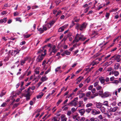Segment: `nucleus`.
<instances>
[{
    "label": "nucleus",
    "instance_id": "1",
    "mask_svg": "<svg viewBox=\"0 0 121 121\" xmlns=\"http://www.w3.org/2000/svg\"><path fill=\"white\" fill-rule=\"evenodd\" d=\"M45 47V46H44L38 52L37 54H39L37 59V61L41 62L46 54V50L44 49Z\"/></svg>",
    "mask_w": 121,
    "mask_h": 121
},
{
    "label": "nucleus",
    "instance_id": "2",
    "mask_svg": "<svg viewBox=\"0 0 121 121\" xmlns=\"http://www.w3.org/2000/svg\"><path fill=\"white\" fill-rule=\"evenodd\" d=\"M86 38L85 37L84 35L80 34H77L73 41L74 42H78L79 41H83Z\"/></svg>",
    "mask_w": 121,
    "mask_h": 121
},
{
    "label": "nucleus",
    "instance_id": "3",
    "mask_svg": "<svg viewBox=\"0 0 121 121\" xmlns=\"http://www.w3.org/2000/svg\"><path fill=\"white\" fill-rule=\"evenodd\" d=\"M87 25V23L85 22H84L82 24H78L77 25L76 28L77 30H79L82 31L86 28Z\"/></svg>",
    "mask_w": 121,
    "mask_h": 121
},
{
    "label": "nucleus",
    "instance_id": "4",
    "mask_svg": "<svg viewBox=\"0 0 121 121\" xmlns=\"http://www.w3.org/2000/svg\"><path fill=\"white\" fill-rule=\"evenodd\" d=\"M56 48V46L54 45L49 49L50 55L51 56L52 55H54L57 52V49Z\"/></svg>",
    "mask_w": 121,
    "mask_h": 121
},
{
    "label": "nucleus",
    "instance_id": "5",
    "mask_svg": "<svg viewBox=\"0 0 121 121\" xmlns=\"http://www.w3.org/2000/svg\"><path fill=\"white\" fill-rule=\"evenodd\" d=\"M30 88H29L28 89V90L27 91V94H25L24 95V96L26 97V99L27 100H28L30 99V92L29 91L30 90Z\"/></svg>",
    "mask_w": 121,
    "mask_h": 121
},
{
    "label": "nucleus",
    "instance_id": "6",
    "mask_svg": "<svg viewBox=\"0 0 121 121\" xmlns=\"http://www.w3.org/2000/svg\"><path fill=\"white\" fill-rule=\"evenodd\" d=\"M77 101H74L73 100H72L71 102L69 103L68 104L69 105L73 106L75 107H76L77 105Z\"/></svg>",
    "mask_w": 121,
    "mask_h": 121
},
{
    "label": "nucleus",
    "instance_id": "7",
    "mask_svg": "<svg viewBox=\"0 0 121 121\" xmlns=\"http://www.w3.org/2000/svg\"><path fill=\"white\" fill-rule=\"evenodd\" d=\"M37 29L41 33H43L44 30L46 31L47 30L46 27L45 26H43V28H40L39 29H38V28H37Z\"/></svg>",
    "mask_w": 121,
    "mask_h": 121
},
{
    "label": "nucleus",
    "instance_id": "8",
    "mask_svg": "<svg viewBox=\"0 0 121 121\" xmlns=\"http://www.w3.org/2000/svg\"><path fill=\"white\" fill-rule=\"evenodd\" d=\"M99 80L102 84L104 83L105 81V79L104 77L101 76L99 77Z\"/></svg>",
    "mask_w": 121,
    "mask_h": 121
},
{
    "label": "nucleus",
    "instance_id": "9",
    "mask_svg": "<svg viewBox=\"0 0 121 121\" xmlns=\"http://www.w3.org/2000/svg\"><path fill=\"white\" fill-rule=\"evenodd\" d=\"M60 117L61 119V121H66L67 118L65 116V115H61Z\"/></svg>",
    "mask_w": 121,
    "mask_h": 121
},
{
    "label": "nucleus",
    "instance_id": "10",
    "mask_svg": "<svg viewBox=\"0 0 121 121\" xmlns=\"http://www.w3.org/2000/svg\"><path fill=\"white\" fill-rule=\"evenodd\" d=\"M95 104L97 108L100 109L102 106V104L100 102H96Z\"/></svg>",
    "mask_w": 121,
    "mask_h": 121
},
{
    "label": "nucleus",
    "instance_id": "11",
    "mask_svg": "<svg viewBox=\"0 0 121 121\" xmlns=\"http://www.w3.org/2000/svg\"><path fill=\"white\" fill-rule=\"evenodd\" d=\"M118 108V107H114L113 108L111 107L109 109L110 111L112 112H115Z\"/></svg>",
    "mask_w": 121,
    "mask_h": 121
},
{
    "label": "nucleus",
    "instance_id": "12",
    "mask_svg": "<svg viewBox=\"0 0 121 121\" xmlns=\"http://www.w3.org/2000/svg\"><path fill=\"white\" fill-rule=\"evenodd\" d=\"M68 25H64L62 27H60L58 30L59 32H61L64 31L65 28L68 26Z\"/></svg>",
    "mask_w": 121,
    "mask_h": 121
},
{
    "label": "nucleus",
    "instance_id": "13",
    "mask_svg": "<svg viewBox=\"0 0 121 121\" xmlns=\"http://www.w3.org/2000/svg\"><path fill=\"white\" fill-rule=\"evenodd\" d=\"M85 112V110L84 109H82L79 110V112L80 113L81 116L83 115Z\"/></svg>",
    "mask_w": 121,
    "mask_h": 121
},
{
    "label": "nucleus",
    "instance_id": "14",
    "mask_svg": "<svg viewBox=\"0 0 121 121\" xmlns=\"http://www.w3.org/2000/svg\"><path fill=\"white\" fill-rule=\"evenodd\" d=\"M111 95L108 92H106L104 93L102 97L104 98L106 97H108Z\"/></svg>",
    "mask_w": 121,
    "mask_h": 121
},
{
    "label": "nucleus",
    "instance_id": "15",
    "mask_svg": "<svg viewBox=\"0 0 121 121\" xmlns=\"http://www.w3.org/2000/svg\"><path fill=\"white\" fill-rule=\"evenodd\" d=\"M20 50H19L18 51L17 50H12V51L11 55H15L18 53L20 51Z\"/></svg>",
    "mask_w": 121,
    "mask_h": 121
},
{
    "label": "nucleus",
    "instance_id": "16",
    "mask_svg": "<svg viewBox=\"0 0 121 121\" xmlns=\"http://www.w3.org/2000/svg\"><path fill=\"white\" fill-rule=\"evenodd\" d=\"M60 118L57 117H54L52 119L51 121H59Z\"/></svg>",
    "mask_w": 121,
    "mask_h": 121
},
{
    "label": "nucleus",
    "instance_id": "17",
    "mask_svg": "<svg viewBox=\"0 0 121 121\" xmlns=\"http://www.w3.org/2000/svg\"><path fill=\"white\" fill-rule=\"evenodd\" d=\"M27 59L28 58H25L24 60H21L20 61L21 65H23L25 63L26 61L27 60Z\"/></svg>",
    "mask_w": 121,
    "mask_h": 121
},
{
    "label": "nucleus",
    "instance_id": "18",
    "mask_svg": "<svg viewBox=\"0 0 121 121\" xmlns=\"http://www.w3.org/2000/svg\"><path fill=\"white\" fill-rule=\"evenodd\" d=\"M100 109L101 112L104 114L106 112H105L106 109L104 107H102Z\"/></svg>",
    "mask_w": 121,
    "mask_h": 121
},
{
    "label": "nucleus",
    "instance_id": "19",
    "mask_svg": "<svg viewBox=\"0 0 121 121\" xmlns=\"http://www.w3.org/2000/svg\"><path fill=\"white\" fill-rule=\"evenodd\" d=\"M48 79V78L46 76L44 77L42 76L41 78V80L43 82L47 80Z\"/></svg>",
    "mask_w": 121,
    "mask_h": 121
},
{
    "label": "nucleus",
    "instance_id": "20",
    "mask_svg": "<svg viewBox=\"0 0 121 121\" xmlns=\"http://www.w3.org/2000/svg\"><path fill=\"white\" fill-rule=\"evenodd\" d=\"M106 115V116H107L108 118H111V116L112 115V114L111 113H107L106 112L104 114Z\"/></svg>",
    "mask_w": 121,
    "mask_h": 121
},
{
    "label": "nucleus",
    "instance_id": "21",
    "mask_svg": "<svg viewBox=\"0 0 121 121\" xmlns=\"http://www.w3.org/2000/svg\"><path fill=\"white\" fill-rule=\"evenodd\" d=\"M115 59L116 60H117V62H119L121 60L120 56L119 55H117L116 56Z\"/></svg>",
    "mask_w": 121,
    "mask_h": 121
},
{
    "label": "nucleus",
    "instance_id": "22",
    "mask_svg": "<svg viewBox=\"0 0 121 121\" xmlns=\"http://www.w3.org/2000/svg\"><path fill=\"white\" fill-rule=\"evenodd\" d=\"M80 44H75L73 46V47L70 48L69 49V50L71 51H72L73 49H74V48L75 47H76L77 46H78Z\"/></svg>",
    "mask_w": 121,
    "mask_h": 121
},
{
    "label": "nucleus",
    "instance_id": "23",
    "mask_svg": "<svg viewBox=\"0 0 121 121\" xmlns=\"http://www.w3.org/2000/svg\"><path fill=\"white\" fill-rule=\"evenodd\" d=\"M99 63L98 61H93L91 63V65L94 66L95 65H96Z\"/></svg>",
    "mask_w": 121,
    "mask_h": 121
},
{
    "label": "nucleus",
    "instance_id": "24",
    "mask_svg": "<svg viewBox=\"0 0 121 121\" xmlns=\"http://www.w3.org/2000/svg\"><path fill=\"white\" fill-rule=\"evenodd\" d=\"M89 121H99V120L96 118L93 117L91 118L89 120Z\"/></svg>",
    "mask_w": 121,
    "mask_h": 121
},
{
    "label": "nucleus",
    "instance_id": "25",
    "mask_svg": "<svg viewBox=\"0 0 121 121\" xmlns=\"http://www.w3.org/2000/svg\"><path fill=\"white\" fill-rule=\"evenodd\" d=\"M92 35H94V36L95 37H97L98 36V32L96 31H95L93 32L92 33Z\"/></svg>",
    "mask_w": 121,
    "mask_h": 121
},
{
    "label": "nucleus",
    "instance_id": "26",
    "mask_svg": "<svg viewBox=\"0 0 121 121\" xmlns=\"http://www.w3.org/2000/svg\"><path fill=\"white\" fill-rule=\"evenodd\" d=\"M55 22V21H52L50 22L49 23H48V25H49V27H51V26H52Z\"/></svg>",
    "mask_w": 121,
    "mask_h": 121
},
{
    "label": "nucleus",
    "instance_id": "27",
    "mask_svg": "<svg viewBox=\"0 0 121 121\" xmlns=\"http://www.w3.org/2000/svg\"><path fill=\"white\" fill-rule=\"evenodd\" d=\"M26 74L25 73L23 75H21L19 78V79L20 80H21L23 79L24 77V76Z\"/></svg>",
    "mask_w": 121,
    "mask_h": 121
},
{
    "label": "nucleus",
    "instance_id": "28",
    "mask_svg": "<svg viewBox=\"0 0 121 121\" xmlns=\"http://www.w3.org/2000/svg\"><path fill=\"white\" fill-rule=\"evenodd\" d=\"M79 105L78 107H80L82 106V105L83 104V102L82 101H79L78 102Z\"/></svg>",
    "mask_w": 121,
    "mask_h": 121
},
{
    "label": "nucleus",
    "instance_id": "29",
    "mask_svg": "<svg viewBox=\"0 0 121 121\" xmlns=\"http://www.w3.org/2000/svg\"><path fill=\"white\" fill-rule=\"evenodd\" d=\"M120 65L119 64L116 63L115 64L114 66L115 69H118Z\"/></svg>",
    "mask_w": 121,
    "mask_h": 121
},
{
    "label": "nucleus",
    "instance_id": "30",
    "mask_svg": "<svg viewBox=\"0 0 121 121\" xmlns=\"http://www.w3.org/2000/svg\"><path fill=\"white\" fill-rule=\"evenodd\" d=\"M77 116L75 115L73 116V118L74 121H79V120L77 118Z\"/></svg>",
    "mask_w": 121,
    "mask_h": 121
},
{
    "label": "nucleus",
    "instance_id": "31",
    "mask_svg": "<svg viewBox=\"0 0 121 121\" xmlns=\"http://www.w3.org/2000/svg\"><path fill=\"white\" fill-rule=\"evenodd\" d=\"M64 53L67 55H69L70 54L71 52L68 50H66L64 51Z\"/></svg>",
    "mask_w": 121,
    "mask_h": 121
},
{
    "label": "nucleus",
    "instance_id": "32",
    "mask_svg": "<svg viewBox=\"0 0 121 121\" xmlns=\"http://www.w3.org/2000/svg\"><path fill=\"white\" fill-rule=\"evenodd\" d=\"M79 95V98L80 99H81L85 96V94L83 93H81V94H80Z\"/></svg>",
    "mask_w": 121,
    "mask_h": 121
},
{
    "label": "nucleus",
    "instance_id": "33",
    "mask_svg": "<svg viewBox=\"0 0 121 121\" xmlns=\"http://www.w3.org/2000/svg\"><path fill=\"white\" fill-rule=\"evenodd\" d=\"M62 12L60 10L58 11V12H57V13L56 15L55 16L56 17H59V15Z\"/></svg>",
    "mask_w": 121,
    "mask_h": 121
},
{
    "label": "nucleus",
    "instance_id": "34",
    "mask_svg": "<svg viewBox=\"0 0 121 121\" xmlns=\"http://www.w3.org/2000/svg\"><path fill=\"white\" fill-rule=\"evenodd\" d=\"M99 81H97L95 82L94 84V86L95 87L97 86H99Z\"/></svg>",
    "mask_w": 121,
    "mask_h": 121
},
{
    "label": "nucleus",
    "instance_id": "35",
    "mask_svg": "<svg viewBox=\"0 0 121 121\" xmlns=\"http://www.w3.org/2000/svg\"><path fill=\"white\" fill-rule=\"evenodd\" d=\"M5 92H3V91L0 94V97H2L5 94Z\"/></svg>",
    "mask_w": 121,
    "mask_h": 121
},
{
    "label": "nucleus",
    "instance_id": "36",
    "mask_svg": "<svg viewBox=\"0 0 121 121\" xmlns=\"http://www.w3.org/2000/svg\"><path fill=\"white\" fill-rule=\"evenodd\" d=\"M43 93H42L41 94H40L37 96V98L38 99H39V98H41L43 95Z\"/></svg>",
    "mask_w": 121,
    "mask_h": 121
},
{
    "label": "nucleus",
    "instance_id": "37",
    "mask_svg": "<svg viewBox=\"0 0 121 121\" xmlns=\"http://www.w3.org/2000/svg\"><path fill=\"white\" fill-rule=\"evenodd\" d=\"M110 15V13H106L105 15V17L107 18V19H108L109 18V16Z\"/></svg>",
    "mask_w": 121,
    "mask_h": 121
},
{
    "label": "nucleus",
    "instance_id": "38",
    "mask_svg": "<svg viewBox=\"0 0 121 121\" xmlns=\"http://www.w3.org/2000/svg\"><path fill=\"white\" fill-rule=\"evenodd\" d=\"M111 56V55L110 54L107 56L105 57L104 58V61H106L108 60V58L110 57Z\"/></svg>",
    "mask_w": 121,
    "mask_h": 121
},
{
    "label": "nucleus",
    "instance_id": "39",
    "mask_svg": "<svg viewBox=\"0 0 121 121\" xmlns=\"http://www.w3.org/2000/svg\"><path fill=\"white\" fill-rule=\"evenodd\" d=\"M77 108L78 107H77L76 109H75L74 108H73L71 109V111L73 113L75 112Z\"/></svg>",
    "mask_w": 121,
    "mask_h": 121
},
{
    "label": "nucleus",
    "instance_id": "40",
    "mask_svg": "<svg viewBox=\"0 0 121 121\" xmlns=\"http://www.w3.org/2000/svg\"><path fill=\"white\" fill-rule=\"evenodd\" d=\"M93 105V104L91 103H88L86 105V107L87 108L92 106Z\"/></svg>",
    "mask_w": 121,
    "mask_h": 121
},
{
    "label": "nucleus",
    "instance_id": "41",
    "mask_svg": "<svg viewBox=\"0 0 121 121\" xmlns=\"http://www.w3.org/2000/svg\"><path fill=\"white\" fill-rule=\"evenodd\" d=\"M96 110L95 109H93L91 111V113L92 114L95 115H96Z\"/></svg>",
    "mask_w": 121,
    "mask_h": 121
},
{
    "label": "nucleus",
    "instance_id": "42",
    "mask_svg": "<svg viewBox=\"0 0 121 121\" xmlns=\"http://www.w3.org/2000/svg\"><path fill=\"white\" fill-rule=\"evenodd\" d=\"M103 105L106 106H108V102L107 101H105L104 102L103 104Z\"/></svg>",
    "mask_w": 121,
    "mask_h": 121
},
{
    "label": "nucleus",
    "instance_id": "43",
    "mask_svg": "<svg viewBox=\"0 0 121 121\" xmlns=\"http://www.w3.org/2000/svg\"><path fill=\"white\" fill-rule=\"evenodd\" d=\"M63 101V100L62 99H60L58 100L56 104L57 106H58V105L61 103V102Z\"/></svg>",
    "mask_w": 121,
    "mask_h": 121
},
{
    "label": "nucleus",
    "instance_id": "44",
    "mask_svg": "<svg viewBox=\"0 0 121 121\" xmlns=\"http://www.w3.org/2000/svg\"><path fill=\"white\" fill-rule=\"evenodd\" d=\"M74 94L73 93H72L71 94H70L69 95V96L68 98H69V97H71V99H72L73 97V96H74Z\"/></svg>",
    "mask_w": 121,
    "mask_h": 121
},
{
    "label": "nucleus",
    "instance_id": "45",
    "mask_svg": "<svg viewBox=\"0 0 121 121\" xmlns=\"http://www.w3.org/2000/svg\"><path fill=\"white\" fill-rule=\"evenodd\" d=\"M91 94V91H88L87 92L86 94V96L87 97H90V95Z\"/></svg>",
    "mask_w": 121,
    "mask_h": 121
},
{
    "label": "nucleus",
    "instance_id": "46",
    "mask_svg": "<svg viewBox=\"0 0 121 121\" xmlns=\"http://www.w3.org/2000/svg\"><path fill=\"white\" fill-rule=\"evenodd\" d=\"M7 105V104L6 102H4L1 105L0 107H4Z\"/></svg>",
    "mask_w": 121,
    "mask_h": 121
},
{
    "label": "nucleus",
    "instance_id": "47",
    "mask_svg": "<svg viewBox=\"0 0 121 121\" xmlns=\"http://www.w3.org/2000/svg\"><path fill=\"white\" fill-rule=\"evenodd\" d=\"M24 38H27L31 36L30 35H24Z\"/></svg>",
    "mask_w": 121,
    "mask_h": 121
},
{
    "label": "nucleus",
    "instance_id": "48",
    "mask_svg": "<svg viewBox=\"0 0 121 121\" xmlns=\"http://www.w3.org/2000/svg\"><path fill=\"white\" fill-rule=\"evenodd\" d=\"M72 113V112L71 111H68L67 113V115L69 116H70Z\"/></svg>",
    "mask_w": 121,
    "mask_h": 121
},
{
    "label": "nucleus",
    "instance_id": "49",
    "mask_svg": "<svg viewBox=\"0 0 121 121\" xmlns=\"http://www.w3.org/2000/svg\"><path fill=\"white\" fill-rule=\"evenodd\" d=\"M114 75L115 76H117L119 74V73L118 71H116L114 72Z\"/></svg>",
    "mask_w": 121,
    "mask_h": 121
},
{
    "label": "nucleus",
    "instance_id": "50",
    "mask_svg": "<svg viewBox=\"0 0 121 121\" xmlns=\"http://www.w3.org/2000/svg\"><path fill=\"white\" fill-rule=\"evenodd\" d=\"M91 109L90 108H87L86 110V111L87 113H89L91 110Z\"/></svg>",
    "mask_w": 121,
    "mask_h": 121
},
{
    "label": "nucleus",
    "instance_id": "51",
    "mask_svg": "<svg viewBox=\"0 0 121 121\" xmlns=\"http://www.w3.org/2000/svg\"><path fill=\"white\" fill-rule=\"evenodd\" d=\"M112 83L117 84L119 83V81L117 80H114L112 82Z\"/></svg>",
    "mask_w": 121,
    "mask_h": 121
},
{
    "label": "nucleus",
    "instance_id": "52",
    "mask_svg": "<svg viewBox=\"0 0 121 121\" xmlns=\"http://www.w3.org/2000/svg\"><path fill=\"white\" fill-rule=\"evenodd\" d=\"M22 91V90L20 89L18 90V91L17 92V94L18 95H19L21 94V92Z\"/></svg>",
    "mask_w": 121,
    "mask_h": 121
},
{
    "label": "nucleus",
    "instance_id": "53",
    "mask_svg": "<svg viewBox=\"0 0 121 121\" xmlns=\"http://www.w3.org/2000/svg\"><path fill=\"white\" fill-rule=\"evenodd\" d=\"M58 11L56 9H55L53 11V13L54 14H56L57 13V12H58Z\"/></svg>",
    "mask_w": 121,
    "mask_h": 121
},
{
    "label": "nucleus",
    "instance_id": "54",
    "mask_svg": "<svg viewBox=\"0 0 121 121\" xmlns=\"http://www.w3.org/2000/svg\"><path fill=\"white\" fill-rule=\"evenodd\" d=\"M51 70V69L50 68L48 70L46 71L45 73V74H48Z\"/></svg>",
    "mask_w": 121,
    "mask_h": 121
},
{
    "label": "nucleus",
    "instance_id": "55",
    "mask_svg": "<svg viewBox=\"0 0 121 121\" xmlns=\"http://www.w3.org/2000/svg\"><path fill=\"white\" fill-rule=\"evenodd\" d=\"M35 73L36 74H39V71L38 70H37V68L35 69Z\"/></svg>",
    "mask_w": 121,
    "mask_h": 121
},
{
    "label": "nucleus",
    "instance_id": "56",
    "mask_svg": "<svg viewBox=\"0 0 121 121\" xmlns=\"http://www.w3.org/2000/svg\"><path fill=\"white\" fill-rule=\"evenodd\" d=\"M60 69V67H57L55 69V71L56 72H57L59 71V70Z\"/></svg>",
    "mask_w": 121,
    "mask_h": 121
},
{
    "label": "nucleus",
    "instance_id": "57",
    "mask_svg": "<svg viewBox=\"0 0 121 121\" xmlns=\"http://www.w3.org/2000/svg\"><path fill=\"white\" fill-rule=\"evenodd\" d=\"M83 78L82 77V78L80 79H78L77 81V82L76 83V84H78L79 82H80L82 80V79Z\"/></svg>",
    "mask_w": 121,
    "mask_h": 121
},
{
    "label": "nucleus",
    "instance_id": "58",
    "mask_svg": "<svg viewBox=\"0 0 121 121\" xmlns=\"http://www.w3.org/2000/svg\"><path fill=\"white\" fill-rule=\"evenodd\" d=\"M117 103L116 102H113L111 104V105H112V106H114L116 105Z\"/></svg>",
    "mask_w": 121,
    "mask_h": 121
},
{
    "label": "nucleus",
    "instance_id": "59",
    "mask_svg": "<svg viewBox=\"0 0 121 121\" xmlns=\"http://www.w3.org/2000/svg\"><path fill=\"white\" fill-rule=\"evenodd\" d=\"M117 91L116 90L115 91L113 92V94L114 95V94H115L116 95L117 97H118V95H117Z\"/></svg>",
    "mask_w": 121,
    "mask_h": 121
},
{
    "label": "nucleus",
    "instance_id": "60",
    "mask_svg": "<svg viewBox=\"0 0 121 121\" xmlns=\"http://www.w3.org/2000/svg\"><path fill=\"white\" fill-rule=\"evenodd\" d=\"M1 14L2 15H5L6 14V12L5 11H4L1 13Z\"/></svg>",
    "mask_w": 121,
    "mask_h": 121
},
{
    "label": "nucleus",
    "instance_id": "61",
    "mask_svg": "<svg viewBox=\"0 0 121 121\" xmlns=\"http://www.w3.org/2000/svg\"><path fill=\"white\" fill-rule=\"evenodd\" d=\"M28 72H27V76H28L31 73V71L30 70H29L28 71Z\"/></svg>",
    "mask_w": 121,
    "mask_h": 121
},
{
    "label": "nucleus",
    "instance_id": "62",
    "mask_svg": "<svg viewBox=\"0 0 121 121\" xmlns=\"http://www.w3.org/2000/svg\"><path fill=\"white\" fill-rule=\"evenodd\" d=\"M85 120V118L84 117H82L81 118L79 119L80 121H84Z\"/></svg>",
    "mask_w": 121,
    "mask_h": 121
},
{
    "label": "nucleus",
    "instance_id": "63",
    "mask_svg": "<svg viewBox=\"0 0 121 121\" xmlns=\"http://www.w3.org/2000/svg\"><path fill=\"white\" fill-rule=\"evenodd\" d=\"M98 86L97 87H96V89L97 90H99V89H100L102 88V87L101 86H99V85L98 86Z\"/></svg>",
    "mask_w": 121,
    "mask_h": 121
},
{
    "label": "nucleus",
    "instance_id": "64",
    "mask_svg": "<svg viewBox=\"0 0 121 121\" xmlns=\"http://www.w3.org/2000/svg\"><path fill=\"white\" fill-rule=\"evenodd\" d=\"M112 67L108 68L107 70V71L108 72H110L112 71Z\"/></svg>",
    "mask_w": 121,
    "mask_h": 121
}]
</instances>
